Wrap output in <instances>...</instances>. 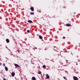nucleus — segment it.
Returning a JSON list of instances; mask_svg holds the SVG:
<instances>
[{
  "label": "nucleus",
  "instance_id": "f257e3e1",
  "mask_svg": "<svg viewBox=\"0 0 80 80\" xmlns=\"http://www.w3.org/2000/svg\"><path fill=\"white\" fill-rule=\"evenodd\" d=\"M73 80H78V78H77V77H73Z\"/></svg>",
  "mask_w": 80,
  "mask_h": 80
},
{
  "label": "nucleus",
  "instance_id": "f03ea898",
  "mask_svg": "<svg viewBox=\"0 0 80 80\" xmlns=\"http://www.w3.org/2000/svg\"><path fill=\"white\" fill-rule=\"evenodd\" d=\"M46 77L48 79L50 78V76L48 74H46Z\"/></svg>",
  "mask_w": 80,
  "mask_h": 80
},
{
  "label": "nucleus",
  "instance_id": "7ed1b4c3",
  "mask_svg": "<svg viewBox=\"0 0 80 80\" xmlns=\"http://www.w3.org/2000/svg\"><path fill=\"white\" fill-rule=\"evenodd\" d=\"M30 10L32 11V12L34 11V9L32 7L30 8Z\"/></svg>",
  "mask_w": 80,
  "mask_h": 80
},
{
  "label": "nucleus",
  "instance_id": "20e7f679",
  "mask_svg": "<svg viewBox=\"0 0 80 80\" xmlns=\"http://www.w3.org/2000/svg\"><path fill=\"white\" fill-rule=\"evenodd\" d=\"M66 26H67V27H70V26H71V24L69 23H68V24H66Z\"/></svg>",
  "mask_w": 80,
  "mask_h": 80
},
{
  "label": "nucleus",
  "instance_id": "39448f33",
  "mask_svg": "<svg viewBox=\"0 0 80 80\" xmlns=\"http://www.w3.org/2000/svg\"><path fill=\"white\" fill-rule=\"evenodd\" d=\"M6 41L7 43H9V42H10V41L8 39H6Z\"/></svg>",
  "mask_w": 80,
  "mask_h": 80
},
{
  "label": "nucleus",
  "instance_id": "423d86ee",
  "mask_svg": "<svg viewBox=\"0 0 80 80\" xmlns=\"http://www.w3.org/2000/svg\"><path fill=\"white\" fill-rule=\"evenodd\" d=\"M15 72H12V77H14L15 76Z\"/></svg>",
  "mask_w": 80,
  "mask_h": 80
},
{
  "label": "nucleus",
  "instance_id": "0eeeda50",
  "mask_svg": "<svg viewBox=\"0 0 80 80\" xmlns=\"http://www.w3.org/2000/svg\"><path fill=\"white\" fill-rule=\"evenodd\" d=\"M5 70L6 71H7L8 70V68H7V67H5Z\"/></svg>",
  "mask_w": 80,
  "mask_h": 80
},
{
  "label": "nucleus",
  "instance_id": "6e6552de",
  "mask_svg": "<svg viewBox=\"0 0 80 80\" xmlns=\"http://www.w3.org/2000/svg\"><path fill=\"white\" fill-rule=\"evenodd\" d=\"M14 65L15 67H20L19 65L17 64H15Z\"/></svg>",
  "mask_w": 80,
  "mask_h": 80
},
{
  "label": "nucleus",
  "instance_id": "1a4fd4ad",
  "mask_svg": "<svg viewBox=\"0 0 80 80\" xmlns=\"http://www.w3.org/2000/svg\"><path fill=\"white\" fill-rule=\"evenodd\" d=\"M32 80H36V78L35 77H32Z\"/></svg>",
  "mask_w": 80,
  "mask_h": 80
},
{
  "label": "nucleus",
  "instance_id": "9d476101",
  "mask_svg": "<svg viewBox=\"0 0 80 80\" xmlns=\"http://www.w3.org/2000/svg\"><path fill=\"white\" fill-rule=\"evenodd\" d=\"M28 23H32V20H29L28 21Z\"/></svg>",
  "mask_w": 80,
  "mask_h": 80
},
{
  "label": "nucleus",
  "instance_id": "9b49d317",
  "mask_svg": "<svg viewBox=\"0 0 80 80\" xmlns=\"http://www.w3.org/2000/svg\"><path fill=\"white\" fill-rule=\"evenodd\" d=\"M39 38L40 39H42V36H39Z\"/></svg>",
  "mask_w": 80,
  "mask_h": 80
},
{
  "label": "nucleus",
  "instance_id": "f8f14e48",
  "mask_svg": "<svg viewBox=\"0 0 80 80\" xmlns=\"http://www.w3.org/2000/svg\"><path fill=\"white\" fill-rule=\"evenodd\" d=\"M30 15H34V13L33 12H31L30 13Z\"/></svg>",
  "mask_w": 80,
  "mask_h": 80
},
{
  "label": "nucleus",
  "instance_id": "ddd939ff",
  "mask_svg": "<svg viewBox=\"0 0 80 80\" xmlns=\"http://www.w3.org/2000/svg\"><path fill=\"white\" fill-rule=\"evenodd\" d=\"M46 67V66H45V65H43L42 66V68H45Z\"/></svg>",
  "mask_w": 80,
  "mask_h": 80
},
{
  "label": "nucleus",
  "instance_id": "4468645a",
  "mask_svg": "<svg viewBox=\"0 0 80 80\" xmlns=\"http://www.w3.org/2000/svg\"><path fill=\"white\" fill-rule=\"evenodd\" d=\"M38 74H41V73H42V72H38Z\"/></svg>",
  "mask_w": 80,
  "mask_h": 80
},
{
  "label": "nucleus",
  "instance_id": "2eb2a0df",
  "mask_svg": "<svg viewBox=\"0 0 80 80\" xmlns=\"http://www.w3.org/2000/svg\"><path fill=\"white\" fill-rule=\"evenodd\" d=\"M27 32L28 33H30V31L29 30H28Z\"/></svg>",
  "mask_w": 80,
  "mask_h": 80
},
{
  "label": "nucleus",
  "instance_id": "dca6fc26",
  "mask_svg": "<svg viewBox=\"0 0 80 80\" xmlns=\"http://www.w3.org/2000/svg\"><path fill=\"white\" fill-rule=\"evenodd\" d=\"M3 66L5 67V63L3 64Z\"/></svg>",
  "mask_w": 80,
  "mask_h": 80
},
{
  "label": "nucleus",
  "instance_id": "f3484780",
  "mask_svg": "<svg viewBox=\"0 0 80 80\" xmlns=\"http://www.w3.org/2000/svg\"><path fill=\"white\" fill-rule=\"evenodd\" d=\"M20 50H18V51H17V52H18V53H20Z\"/></svg>",
  "mask_w": 80,
  "mask_h": 80
},
{
  "label": "nucleus",
  "instance_id": "a211bd4d",
  "mask_svg": "<svg viewBox=\"0 0 80 80\" xmlns=\"http://www.w3.org/2000/svg\"><path fill=\"white\" fill-rule=\"evenodd\" d=\"M63 78H64V79H65V80L66 78V77H63Z\"/></svg>",
  "mask_w": 80,
  "mask_h": 80
},
{
  "label": "nucleus",
  "instance_id": "6ab92c4d",
  "mask_svg": "<svg viewBox=\"0 0 80 80\" xmlns=\"http://www.w3.org/2000/svg\"><path fill=\"white\" fill-rule=\"evenodd\" d=\"M65 39V37H63V39Z\"/></svg>",
  "mask_w": 80,
  "mask_h": 80
},
{
  "label": "nucleus",
  "instance_id": "aec40b11",
  "mask_svg": "<svg viewBox=\"0 0 80 80\" xmlns=\"http://www.w3.org/2000/svg\"><path fill=\"white\" fill-rule=\"evenodd\" d=\"M3 80H7V79L5 78H3Z\"/></svg>",
  "mask_w": 80,
  "mask_h": 80
},
{
  "label": "nucleus",
  "instance_id": "412c9836",
  "mask_svg": "<svg viewBox=\"0 0 80 80\" xmlns=\"http://www.w3.org/2000/svg\"><path fill=\"white\" fill-rule=\"evenodd\" d=\"M2 63H1V62H0V65H2Z\"/></svg>",
  "mask_w": 80,
  "mask_h": 80
},
{
  "label": "nucleus",
  "instance_id": "4be33fe9",
  "mask_svg": "<svg viewBox=\"0 0 80 80\" xmlns=\"http://www.w3.org/2000/svg\"><path fill=\"white\" fill-rule=\"evenodd\" d=\"M76 65H78V63H76Z\"/></svg>",
  "mask_w": 80,
  "mask_h": 80
},
{
  "label": "nucleus",
  "instance_id": "5701e85b",
  "mask_svg": "<svg viewBox=\"0 0 80 80\" xmlns=\"http://www.w3.org/2000/svg\"><path fill=\"white\" fill-rule=\"evenodd\" d=\"M35 48L36 49H37V48Z\"/></svg>",
  "mask_w": 80,
  "mask_h": 80
},
{
  "label": "nucleus",
  "instance_id": "b1692460",
  "mask_svg": "<svg viewBox=\"0 0 80 80\" xmlns=\"http://www.w3.org/2000/svg\"><path fill=\"white\" fill-rule=\"evenodd\" d=\"M10 55H12V54H10Z\"/></svg>",
  "mask_w": 80,
  "mask_h": 80
},
{
  "label": "nucleus",
  "instance_id": "393cba45",
  "mask_svg": "<svg viewBox=\"0 0 80 80\" xmlns=\"http://www.w3.org/2000/svg\"><path fill=\"white\" fill-rule=\"evenodd\" d=\"M65 52H67V51H65Z\"/></svg>",
  "mask_w": 80,
  "mask_h": 80
}]
</instances>
